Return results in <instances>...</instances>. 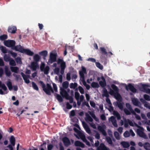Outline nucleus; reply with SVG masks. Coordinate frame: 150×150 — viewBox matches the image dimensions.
<instances>
[{"mask_svg":"<svg viewBox=\"0 0 150 150\" xmlns=\"http://www.w3.org/2000/svg\"><path fill=\"white\" fill-rule=\"evenodd\" d=\"M39 83L41 85L43 91L47 94L50 96L51 95V92L52 93H54V90L51 86L50 84L47 83L46 84V87L45 84L42 81H40Z\"/></svg>","mask_w":150,"mask_h":150,"instance_id":"obj_1","label":"nucleus"},{"mask_svg":"<svg viewBox=\"0 0 150 150\" xmlns=\"http://www.w3.org/2000/svg\"><path fill=\"white\" fill-rule=\"evenodd\" d=\"M61 95L63 98H65L66 99L69 100V102L70 103H72L73 102V97L71 96H69L67 91L66 90L62 89V92H61Z\"/></svg>","mask_w":150,"mask_h":150,"instance_id":"obj_2","label":"nucleus"},{"mask_svg":"<svg viewBox=\"0 0 150 150\" xmlns=\"http://www.w3.org/2000/svg\"><path fill=\"white\" fill-rule=\"evenodd\" d=\"M57 54L56 53H54L51 52L50 53L49 59L48 62L50 64H52L53 62H55L57 60Z\"/></svg>","mask_w":150,"mask_h":150,"instance_id":"obj_3","label":"nucleus"},{"mask_svg":"<svg viewBox=\"0 0 150 150\" xmlns=\"http://www.w3.org/2000/svg\"><path fill=\"white\" fill-rule=\"evenodd\" d=\"M4 44L6 46L8 47H11L12 49H13V47L16 44V42L13 40H8L4 41Z\"/></svg>","mask_w":150,"mask_h":150,"instance_id":"obj_4","label":"nucleus"},{"mask_svg":"<svg viewBox=\"0 0 150 150\" xmlns=\"http://www.w3.org/2000/svg\"><path fill=\"white\" fill-rule=\"evenodd\" d=\"M144 129H137V134L140 137H142L145 139H148V138L147 136L144 132Z\"/></svg>","mask_w":150,"mask_h":150,"instance_id":"obj_5","label":"nucleus"},{"mask_svg":"<svg viewBox=\"0 0 150 150\" xmlns=\"http://www.w3.org/2000/svg\"><path fill=\"white\" fill-rule=\"evenodd\" d=\"M125 87L126 90L128 91L129 89L133 93H135L137 92L136 89L131 83H129L128 86L126 85Z\"/></svg>","mask_w":150,"mask_h":150,"instance_id":"obj_6","label":"nucleus"},{"mask_svg":"<svg viewBox=\"0 0 150 150\" xmlns=\"http://www.w3.org/2000/svg\"><path fill=\"white\" fill-rule=\"evenodd\" d=\"M132 101L134 105L139 107H140L141 106L142 104L141 103L138 101L137 98H132Z\"/></svg>","mask_w":150,"mask_h":150,"instance_id":"obj_7","label":"nucleus"},{"mask_svg":"<svg viewBox=\"0 0 150 150\" xmlns=\"http://www.w3.org/2000/svg\"><path fill=\"white\" fill-rule=\"evenodd\" d=\"M16 30V27L15 26H9L8 29V32L11 33H15Z\"/></svg>","mask_w":150,"mask_h":150,"instance_id":"obj_8","label":"nucleus"},{"mask_svg":"<svg viewBox=\"0 0 150 150\" xmlns=\"http://www.w3.org/2000/svg\"><path fill=\"white\" fill-rule=\"evenodd\" d=\"M62 141L65 146H68L71 144L69 139L67 137H64L62 139Z\"/></svg>","mask_w":150,"mask_h":150,"instance_id":"obj_9","label":"nucleus"},{"mask_svg":"<svg viewBox=\"0 0 150 150\" xmlns=\"http://www.w3.org/2000/svg\"><path fill=\"white\" fill-rule=\"evenodd\" d=\"M97 150H110V149L107 148L104 144L101 143L100 144L99 146L98 147Z\"/></svg>","mask_w":150,"mask_h":150,"instance_id":"obj_10","label":"nucleus"},{"mask_svg":"<svg viewBox=\"0 0 150 150\" xmlns=\"http://www.w3.org/2000/svg\"><path fill=\"white\" fill-rule=\"evenodd\" d=\"M101 79L102 80L100 81L99 83L100 86L102 87H104L106 85V83L105 78L103 76H101Z\"/></svg>","mask_w":150,"mask_h":150,"instance_id":"obj_11","label":"nucleus"},{"mask_svg":"<svg viewBox=\"0 0 150 150\" xmlns=\"http://www.w3.org/2000/svg\"><path fill=\"white\" fill-rule=\"evenodd\" d=\"M86 68L83 66L81 67V70L79 72L80 77L83 78L84 76V74L86 73Z\"/></svg>","mask_w":150,"mask_h":150,"instance_id":"obj_12","label":"nucleus"},{"mask_svg":"<svg viewBox=\"0 0 150 150\" xmlns=\"http://www.w3.org/2000/svg\"><path fill=\"white\" fill-rule=\"evenodd\" d=\"M148 87V86L147 84H143L142 85V88L143 89V91L150 95V89L147 88Z\"/></svg>","mask_w":150,"mask_h":150,"instance_id":"obj_13","label":"nucleus"},{"mask_svg":"<svg viewBox=\"0 0 150 150\" xmlns=\"http://www.w3.org/2000/svg\"><path fill=\"white\" fill-rule=\"evenodd\" d=\"M69 82L67 81H65L62 84L63 88H60V93L61 94V92H62V90L64 89L65 90V89L67 88L69 86Z\"/></svg>","mask_w":150,"mask_h":150,"instance_id":"obj_14","label":"nucleus"},{"mask_svg":"<svg viewBox=\"0 0 150 150\" xmlns=\"http://www.w3.org/2000/svg\"><path fill=\"white\" fill-rule=\"evenodd\" d=\"M13 49L17 51H19L21 52L22 53L24 48L23 47H22L21 46L19 45H15V46L13 47Z\"/></svg>","mask_w":150,"mask_h":150,"instance_id":"obj_15","label":"nucleus"},{"mask_svg":"<svg viewBox=\"0 0 150 150\" xmlns=\"http://www.w3.org/2000/svg\"><path fill=\"white\" fill-rule=\"evenodd\" d=\"M121 101L115 102L113 103V105H114L117 106L121 110H124L123 106L122 103L120 102Z\"/></svg>","mask_w":150,"mask_h":150,"instance_id":"obj_16","label":"nucleus"},{"mask_svg":"<svg viewBox=\"0 0 150 150\" xmlns=\"http://www.w3.org/2000/svg\"><path fill=\"white\" fill-rule=\"evenodd\" d=\"M22 53H25L27 54L32 56L34 54V53L29 49H24L23 50Z\"/></svg>","mask_w":150,"mask_h":150,"instance_id":"obj_17","label":"nucleus"},{"mask_svg":"<svg viewBox=\"0 0 150 150\" xmlns=\"http://www.w3.org/2000/svg\"><path fill=\"white\" fill-rule=\"evenodd\" d=\"M110 119V120L114 127H118V125L117 123V121L115 117L113 116H112Z\"/></svg>","mask_w":150,"mask_h":150,"instance_id":"obj_18","label":"nucleus"},{"mask_svg":"<svg viewBox=\"0 0 150 150\" xmlns=\"http://www.w3.org/2000/svg\"><path fill=\"white\" fill-rule=\"evenodd\" d=\"M38 67L37 63L35 62H33L31 64V68L33 71H35L37 67Z\"/></svg>","mask_w":150,"mask_h":150,"instance_id":"obj_19","label":"nucleus"},{"mask_svg":"<svg viewBox=\"0 0 150 150\" xmlns=\"http://www.w3.org/2000/svg\"><path fill=\"white\" fill-rule=\"evenodd\" d=\"M98 130L102 133L104 136H106L107 135V133L105 130L104 129L103 127L99 125L98 127Z\"/></svg>","mask_w":150,"mask_h":150,"instance_id":"obj_20","label":"nucleus"},{"mask_svg":"<svg viewBox=\"0 0 150 150\" xmlns=\"http://www.w3.org/2000/svg\"><path fill=\"white\" fill-rule=\"evenodd\" d=\"M120 144L124 148H127L130 146L129 143L127 142L122 141L121 142Z\"/></svg>","mask_w":150,"mask_h":150,"instance_id":"obj_21","label":"nucleus"},{"mask_svg":"<svg viewBox=\"0 0 150 150\" xmlns=\"http://www.w3.org/2000/svg\"><path fill=\"white\" fill-rule=\"evenodd\" d=\"M115 98L118 101H121L122 100V97L120 94L118 92L116 93L114 95Z\"/></svg>","mask_w":150,"mask_h":150,"instance_id":"obj_22","label":"nucleus"},{"mask_svg":"<svg viewBox=\"0 0 150 150\" xmlns=\"http://www.w3.org/2000/svg\"><path fill=\"white\" fill-rule=\"evenodd\" d=\"M9 141L12 145L14 146L15 144L16 140L13 136H11V137Z\"/></svg>","mask_w":150,"mask_h":150,"instance_id":"obj_23","label":"nucleus"},{"mask_svg":"<svg viewBox=\"0 0 150 150\" xmlns=\"http://www.w3.org/2000/svg\"><path fill=\"white\" fill-rule=\"evenodd\" d=\"M126 106L127 108L132 113H134L135 112L133 109H132L131 105L128 103H126Z\"/></svg>","mask_w":150,"mask_h":150,"instance_id":"obj_24","label":"nucleus"},{"mask_svg":"<svg viewBox=\"0 0 150 150\" xmlns=\"http://www.w3.org/2000/svg\"><path fill=\"white\" fill-rule=\"evenodd\" d=\"M56 95V98L59 102H62L63 101V99L62 98L63 97L61 95L60 96L57 93H55L54 95Z\"/></svg>","mask_w":150,"mask_h":150,"instance_id":"obj_25","label":"nucleus"},{"mask_svg":"<svg viewBox=\"0 0 150 150\" xmlns=\"http://www.w3.org/2000/svg\"><path fill=\"white\" fill-rule=\"evenodd\" d=\"M113 114L117 117V120H120L121 119L120 114L117 111L115 110H113Z\"/></svg>","mask_w":150,"mask_h":150,"instance_id":"obj_26","label":"nucleus"},{"mask_svg":"<svg viewBox=\"0 0 150 150\" xmlns=\"http://www.w3.org/2000/svg\"><path fill=\"white\" fill-rule=\"evenodd\" d=\"M86 117L85 118V120L86 121H89L90 122H92L93 121L92 118L87 113L86 114Z\"/></svg>","mask_w":150,"mask_h":150,"instance_id":"obj_27","label":"nucleus"},{"mask_svg":"<svg viewBox=\"0 0 150 150\" xmlns=\"http://www.w3.org/2000/svg\"><path fill=\"white\" fill-rule=\"evenodd\" d=\"M6 85L8 87L9 90L10 91H11L13 89V87L12 86V83L10 81H8L6 83Z\"/></svg>","mask_w":150,"mask_h":150,"instance_id":"obj_28","label":"nucleus"},{"mask_svg":"<svg viewBox=\"0 0 150 150\" xmlns=\"http://www.w3.org/2000/svg\"><path fill=\"white\" fill-rule=\"evenodd\" d=\"M111 87L115 92L117 93L119 92V89L114 84H111Z\"/></svg>","mask_w":150,"mask_h":150,"instance_id":"obj_29","label":"nucleus"},{"mask_svg":"<svg viewBox=\"0 0 150 150\" xmlns=\"http://www.w3.org/2000/svg\"><path fill=\"white\" fill-rule=\"evenodd\" d=\"M11 71L12 72H13L15 73H17L19 70V68L18 67H11Z\"/></svg>","mask_w":150,"mask_h":150,"instance_id":"obj_30","label":"nucleus"},{"mask_svg":"<svg viewBox=\"0 0 150 150\" xmlns=\"http://www.w3.org/2000/svg\"><path fill=\"white\" fill-rule=\"evenodd\" d=\"M86 106L89 109H90V106L89 105L87 101L83 102L81 105V108H82L84 106Z\"/></svg>","mask_w":150,"mask_h":150,"instance_id":"obj_31","label":"nucleus"},{"mask_svg":"<svg viewBox=\"0 0 150 150\" xmlns=\"http://www.w3.org/2000/svg\"><path fill=\"white\" fill-rule=\"evenodd\" d=\"M144 147L146 150H150V144L148 142H146L144 144Z\"/></svg>","mask_w":150,"mask_h":150,"instance_id":"obj_32","label":"nucleus"},{"mask_svg":"<svg viewBox=\"0 0 150 150\" xmlns=\"http://www.w3.org/2000/svg\"><path fill=\"white\" fill-rule=\"evenodd\" d=\"M50 69V68L48 66H46L45 68L44 69V73L45 74H47L49 73V71Z\"/></svg>","mask_w":150,"mask_h":150,"instance_id":"obj_33","label":"nucleus"},{"mask_svg":"<svg viewBox=\"0 0 150 150\" xmlns=\"http://www.w3.org/2000/svg\"><path fill=\"white\" fill-rule=\"evenodd\" d=\"M40 59V57L38 54H35L33 57L34 60L37 63L39 61Z\"/></svg>","mask_w":150,"mask_h":150,"instance_id":"obj_34","label":"nucleus"},{"mask_svg":"<svg viewBox=\"0 0 150 150\" xmlns=\"http://www.w3.org/2000/svg\"><path fill=\"white\" fill-rule=\"evenodd\" d=\"M0 88H1L4 91L7 90V88L4 83H2L1 81H0Z\"/></svg>","mask_w":150,"mask_h":150,"instance_id":"obj_35","label":"nucleus"},{"mask_svg":"<svg viewBox=\"0 0 150 150\" xmlns=\"http://www.w3.org/2000/svg\"><path fill=\"white\" fill-rule=\"evenodd\" d=\"M91 86L93 88H98L99 87V84L98 83L93 82L91 84Z\"/></svg>","mask_w":150,"mask_h":150,"instance_id":"obj_36","label":"nucleus"},{"mask_svg":"<svg viewBox=\"0 0 150 150\" xmlns=\"http://www.w3.org/2000/svg\"><path fill=\"white\" fill-rule=\"evenodd\" d=\"M100 49L101 52V53L104 55H107L108 52H106V49L104 47H101Z\"/></svg>","mask_w":150,"mask_h":150,"instance_id":"obj_37","label":"nucleus"},{"mask_svg":"<svg viewBox=\"0 0 150 150\" xmlns=\"http://www.w3.org/2000/svg\"><path fill=\"white\" fill-rule=\"evenodd\" d=\"M39 54L44 57H46L47 54V50H43L40 52Z\"/></svg>","mask_w":150,"mask_h":150,"instance_id":"obj_38","label":"nucleus"},{"mask_svg":"<svg viewBox=\"0 0 150 150\" xmlns=\"http://www.w3.org/2000/svg\"><path fill=\"white\" fill-rule=\"evenodd\" d=\"M106 140L107 142L111 145H113L112 140L110 137H108L106 138Z\"/></svg>","mask_w":150,"mask_h":150,"instance_id":"obj_39","label":"nucleus"},{"mask_svg":"<svg viewBox=\"0 0 150 150\" xmlns=\"http://www.w3.org/2000/svg\"><path fill=\"white\" fill-rule=\"evenodd\" d=\"M78 86V84L76 83H71L70 84V88H71L75 89Z\"/></svg>","mask_w":150,"mask_h":150,"instance_id":"obj_40","label":"nucleus"},{"mask_svg":"<svg viewBox=\"0 0 150 150\" xmlns=\"http://www.w3.org/2000/svg\"><path fill=\"white\" fill-rule=\"evenodd\" d=\"M13 75L16 77V80L18 81V80H22V79L20 75H17L15 74H13Z\"/></svg>","mask_w":150,"mask_h":150,"instance_id":"obj_41","label":"nucleus"},{"mask_svg":"<svg viewBox=\"0 0 150 150\" xmlns=\"http://www.w3.org/2000/svg\"><path fill=\"white\" fill-rule=\"evenodd\" d=\"M0 49L2 52L6 54L7 52V49L5 47L3 46H1L0 47Z\"/></svg>","mask_w":150,"mask_h":150,"instance_id":"obj_42","label":"nucleus"},{"mask_svg":"<svg viewBox=\"0 0 150 150\" xmlns=\"http://www.w3.org/2000/svg\"><path fill=\"white\" fill-rule=\"evenodd\" d=\"M96 66L99 69L102 70L103 69V67L102 65L99 62H95Z\"/></svg>","mask_w":150,"mask_h":150,"instance_id":"obj_43","label":"nucleus"},{"mask_svg":"<svg viewBox=\"0 0 150 150\" xmlns=\"http://www.w3.org/2000/svg\"><path fill=\"white\" fill-rule=\"evenodd\" d=\"M81 139L83 141H85V140H86V144L90 146V143L88 141H87L86 140V139L85 138V137L84 135H82L80 137Z\"/></svg>","mask_w":150,"mask_h":150,"instance_id":"obj_44","label":"nucleus"},{"mask_svg":"<svg viewBox=\"0 0 150 150\" xmlns=\"http://www.w3.org/2000/svg\"><path fill=\"white\" fill-rule=\"evenodd\" d=\"M32 86L33 89L36 91H38V88L36 84L34 82H32Z\"/></svg>","mask_w":150,"mask_h":150,"instance_id":"obj_45","label":"nucleus"},{"mask_svg":"<svg viewBox=\"0 0 150 150\" xmlns=\"http://www.w3.org/2000/svg\"><path fill=\"white\" fill-rule=\"evenodd\" d=\"M30 78V76L29 75H28V76H27L26 77H25L24 78H23V79L24 80L25 82L27 83L28 84L30 82V81L28 79Z\"/></svg>","mask_w":150,"mask_h":150,"instance_id":"obj_46","label":"nucleus"},{"mask_svg":"<svg viewBox=\"0 0 150 150\" xmlns=\"http://www.w3.org/2000/svg\"><path fill=\"white\" fill-rule=\"evenodd\" d=\"M125 114L127 115H130L132 113L131 112L127 109L125 108L123 110Z\"/></svg>","mask_w":150,"mask_h":150,"instance_id":"obj_47","label":"nucleus"},{"mask_svg":"<svg viewBox=\"0 0 150 150\" xmlns=\"http://www.w3.org/2000/svg\"><path fill=\"white\" fill-rule=\"evenodd\" d=\"M7 35L4 34L0 36V40L2 41L4 40L7 39Z\"/></svg>","mask_w":150,"mask_h":150,"instance_id":"obj_48","label":"nucleus"},{"mask_svg":"<svg viewBox=\"0 0 150 150\" xmlns=\"http://www.w3.org/2000/svg\"><path fill=\"white\" fill-rule=\"evenodd\" d=\"M115 137L117 140H119L120 139V137L119 133L117 132H115L114 133Z\"/></svg>","mask_w":150,"mask_h":150,"instance_id":"obj_49","label":"nucleus"},{"mask_svg":"<svg viewBox=\"0 0 150 150\" xmlns=\"http://www.w3.org/2000/svg\"><path fill=\"white\" fill-rule=\"evenodd\" d=\"M5 73L7 76H10L11 74V72L7 68L5 69Z\"/></svg>","mask_w":150,"mask_h":150,"instance_id":"obj_50","label":"nucleus"},{"mask_svg":"<svg viewBox=\"0 0 150 150\" xmlns=\"http://www.w3.org/2000/svg\"><path fill=\"white\" fill-rule=\"evenodd\" d=\"M103 95L107 98H108L109 96L108 91L106 89H105L103 91Z\"/></svg>","mask_w":150,"mask_h":150,"instance_id":"obj_51","label":"nucleus"},{"mask_svg":"<svg viewBox=\"0 0 150 150\" xmlns=\"http://www.w3.org/2000/svg\"><path fill=\"white\" fill-rule=\"evenodd\" d=\"M9 61V64L11 65L12 66H15L16 65V62L13 59H11Z\"/></svg>","mask_w":150,"mask_h":150,"instance_id":"obj_52","label":"nucleus"},{"mask_svg":"<svg viewBox=\"0 0 150 150\" xmlns=\"http://www.w3.org/2000/svg\"><path fill=\"white\" fill-rule=\"evenodd\" d=\"M80 97V94L78 92H75V98L76 100H78Z\"/></svg>","mask_w":150,"mask_h":150,"instance_id":"obj_53","label":"nucleus"},{"mask_svg":"<svg viewBox=\"0 0 150 150\" xmlns=\"http://www.w3.org/2000/svg\"><path fill=\"white\" fill-rule=\"evenodd\" d=\"M45 64L44 63L42 62L41 63L40 66V68L41 71H43L44 70V69L45 68Z\"/></svg>","mask_w":150,"mask_h":150,"instance_id":"obj_54","label":"nucleus"},{"mask_svg":"<svg viewBox=\"0 0 150 150\" xmlns=\"http://www.w3.org/2000/svg\"><path fill=\"white\" fill-rule=\"evenodd\" d=\"M123 135L125 137H129L130 134L127 131H126L124 133Z\"/></svg>","mask_w":150,"mask_h":150,"instance_id":"obj_55","label":"nucleus"},{"mask_svg":"<svg viewBox=\"0 0 150 150\" xmlns=\"http://www.w3.org/2000/svg\"><path fill=\"white\" fill-rule=\"evenodd\" d=\"M78 89L80 92L82 94L84 93V90L83 88L81 86H79Z\"/></svg>","mask_w":150,"mask_h":150,"instance_id":"obj_56","label":"nucleus"},{"mask_svg":"<svg viewBox=\"0 0 150 150\" xmlns=\"http://www.w3.org/2000/svg\"><path fill=\"white\" fill-rule=\"evenodd\" d=\"M15 60L17 63L21 64L22 63L21 58L19 57H17L16 58Z\"/></svg>","mask_w":150,"mask_h":150,"instance_id":"obj_57","label":"nucleus"},{"mask_svg":"<svg viewBox=\"0 0 150 150\" xmlns=\"http://www.w3.org/2000/svg\"><path fill=\"white\" fill-rule=\"evenodd\" d=\"M144 98L146 100L149 101L150 100V96L147 94H144Z\"/></svg>","mask_w":150,"mask_h":150,"instance_id":"obj_58","label":"nucleus"},{"mask_svg":"<svg viewBox=\"0 0 150 150\" xmlns=\"http://www.w3.org/2000/svg\"><path fill=\"white\" fill-rule=\"evenodd\" d=\"M54 72L55 74L58 75L59 72V69L58 67H56L54 70Z\"/></svg>","mask_w":150,"mask_h":150,"instance_id":"obj_59","label":"nucleus"},{"mask_svg":"<svg viewBox=\"0 0 150 150\" xmlns=\"http://www.w3.org/2000/svg\"><path fill=\"white\" fill-rule=\"evenodd\" d=\"M4 60L6 62L9 61L10 60V57L6 55H5L4 56Z\"/></svg>","mask_w":150,"mask_h":150,"instance_id":"obj_60","label":"nucleus"},{"mask_svg":"<svg viewBox=\"0 0 150 150\" xmlns=\"http://www.w3.org/2000/svg\"><path fill=\"white\" fill-rule=\"evenodd\" d=\"M66 108L68 109H70L72 108V106L68 102H67L66 104Z\"/></svg>","mask_w":150,"mask_h":150,"instance_id":"obj_61","label":"nucleus"},{"mask_svg":"<svg viewBox=\"0 0 150 150\" xmlns=\"http://www.w3.org/2000/svg\"><path fill=\"white\" fill-rule=\"evenodd\" d=\"M60 64L61 69H65L66 67V65L65 62L62 63L61 64Z\"/></svg>","mask_w":150,"mask_h":150,"instance_id":"obj_62","label":"nucleus"},{"mask_svg":"<svg viewBox=\"0 0 150 150\" xmlns=\"http://www.w3.org/2000/svg\"><path fill=\"white\" fill-rule=\"evenodd\" d=\"M75 113L74 110H72L70 114V117L72 116L73 117L75 116Z\"/></svg>","mask_w":150,"mask_h":150,"instance_id":"obj_63","label":"nucleus"},{"mask_svg":"<svg viewBox=\"0 0 150 150\" xmlns=\"http://www.w3.org/2000/svg\"><path fill=\"white\" fill-rule=\"evenodd\" d=\"M53 147V146L52 144H50L47 146L48 150H52Z\"/></svg>","mask_w":150,"mask_h":150,"instance_id":"obj_64","label":"nucleus"}]
</instances>
